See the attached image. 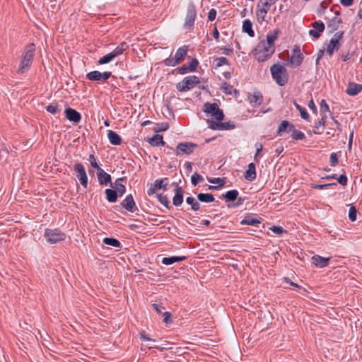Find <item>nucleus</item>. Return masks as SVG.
I'll list each match as a JSON object with an SVG mask.
<instances>
[{
	"label": "nucleus",
	"mask_w": 362,
	"mask_h": 362,
	"mask_svg": "<svg viewBox=\"0 0 362 362\" xmlns=\"http://www.w3.org/2000/svg\"><path fill=\"white\" fill-rule=\"evenodd\" d=\"M206 179L209 182L214 185H217L219 187L224 186L226 184L227 178L226 177H206Z\"/></svg>",
	"instance_id": "obj_42"
},
{
	"label": "nucleus",
	"mask_w": 362,
	"mask_h": 362,
	"mask_svg": "<svg viewBox=\"0 0 362 362\" xmlns=\"http://www.w3.org/2000/svg\"><path fill=\"white\" fill-rule=\"evenodd\" d=\"M214 62H216V67L229 64L228 59L225 57H217L214 59Z\"/></svg>",
	"instance_id": "obj_54"
},
{
	"label": "nucleus",
	"mask_w": 362,
	"mask_h": 362,
	"mask_svg": "<svg viewBox=\"0 0 362 362\" xmlns=\"http://www.w3.org/2000/svg\"><path fill=\"white\" fill-rule=\"evenodd\" d=\"M35 51V45L34 43H30L25 47L23 54L22 60L19 65L18 72L23 74L25 70H27L30 67L33 61Z\"/></svg>",
	"instance_id": "obj_2"
},
{
	"label": "nucleus",
	"mask_w": 362,
	"mask_h": 362,
	"mask_svg": "<svg viewBox=\"0 0 362 362\" xmlns=\"http://www.w3.org/2000/svg\"><path fill=\"white\" fill-rule=\"evenodd\" d=\"M197 197L199 202L203 203H211L215 201L214 196L211 193H199Z\"/></svg>",
	"instance_id": "obj_39"
},
{
	"label": "nucleus",
	"mask_w": 362,
	"mask_h": 362,
	"mask_svg": "<svg viewBox=\"0 0 362 362\" xmlns=\"http://www.w3.org/2000/svg\"><path fill=\"white\" fill-rule=\"evenodd\" d=\"M46 110L52 115H56L59 112L57 103H50L46 107Z\"/></svg>",
	"instance_id": "obj_56"
},
{
	"label": "nucleus",
	"mask_w": 362,
	"mask_h": 362,
	"mask_svg": "<svg viewBox=\"0 0 362 362\" xmlns=\"http://www.w3.org/2000/svg\"><path fill=\"white\" fill-rule=\"evenodd\" d=\"M112 76V72L92 71L86 75V78L90 81L105 82Z\"/></svg>",
	"instance_id": "obj_14"
},
{
	"label": "nucleus",
	"mask_w": 362,
	"mask_h": 362,
	"mask_svg": "<svg viewBox=\"0 0 362 362\" xmlns=\"http://www.w3.org/2000/svg\"><path fill=\"white\" fill-rule=\"evenodd\" d=\"M121 206L124 208L126 211L134 213L139 211L137 206L136 205V202L134 199L132 194L127 195L125 199L120 203V205H115L113 206L115 210L119 211L118 208Z\"/></svg>",
	"instance_id": "obj_13"
},
{
	"label": "nucleus",
	"mask_w": 362,
	"mask_h": 362,
	"mask_svg": "<svg viewBox=\"0 0 362 362\" xmlns=\"http://www.w3.org/2000/svg\"><path fill=\"white\" fill-rule=\"evenodd\" d=\"M280 33L281 30L279 28H276L272 33H268L267 35V44L269 45V47H275V41L277 40Z\"/></svg>",
	"instance_id": "obj_36"
},
{
	"label": "nucleus",
	"mask_w": 362,
	"mask_h": 362,
	"mask_svg": "<svg viewBox=\"0 0 362 362\" xmlns=\"http://www.w3.org/2000/svg\"><path fill=\"white\" fill-rule=\"evenodd\" d=\"M362 90V85L354 82H349L346 93L351 96L358 95Z\"/></svg>",
	"instance_id": "obj_28"
},
{
	"label": "nucleus",
	"mask_w": 362,
	"mask_h": 362,
	"mask_svg": "<svg viewBox=\"0 0 362 362\" xmlns=\"http://www.w3.org/2000/svg\"><path fill=\"white\" fill-rule=\"evenodd\" d=\"M242 30L247 33L250 37H255V31L252 29V23L250 19H245L243 22Z\"/></svg>",
	"instance_id": "obj_38"
},
{
	"label": "nucleus",
	"mask_w": 362,
	"mask_h": 362,
	"mask_svg": "<svg viewBox=\"0 0 362 362\" xmlns=\"http://www.w3.org/2000/svg\"><path fill=\"white\" fill-rule=\"evenodd\" d=\"M272 78L279 86H285L289 79V75L284 66L274 64L270 67Z\"/></svg>",
	"instance_id": "obj_1"
},
{
	"label": "nucleus",
	"mask_w": 362,
	"mask_h": 362,
	"mask_svg": "<svg viewBox=\"0 0 362 362\" xmlns=\"http://www.w3.org/2000/svg\"><path fill=\"white\" fill-rule=\"evenodd\" d=\"M64 116L66 119L74 124L79 123L82 118L81 114L78 111L70 107L65 109Z\"/></svg>",
	"instance_id": "obj_17"
},
{
	"label": "nucleus",
	"mask_w": 362,
	"mask_h": 362,
	"mask_svg": "<svg viewBox=\"0 0 362 362\" xmlns=\"http://www.w3.org/2000/svg\"><path fill=\"white\" fill-rule=\"evenodd\" d=\"M74 171L81 185L84 188H87L88 178L83 165L81 163H76L74 165Z\"/></svg>",
	"instance_id": "obj_12"
},
{
	"label": "nucleus",
	"mask_w": 362,
	"mask_h": 362,
	"mask_svg": "<svg viewBox=\"0 0 362 362\" xmlns=\"http://www.w3.org/2000/svg\"><path fill=\"white\" fill-rule=\"evenodd\" d=\"M256 176V165L254 163H250L248 164L247 169L244 173V177L248 181H253L255 180Z\"/></svg>",
	"instance_id": "obj_29"
},
{
	"label": "nucleus",
	"mask_w": 362,
	"mask_h": 362,
	"mask_svg": "<svg viewBox=\"0 0 362 362\" xmlns=\"http://www.w3.org/2000/svg\"><path fill=\"white\" fill-rule=\"evenodd\" d=\"M199 62L197 58H192L189 62L183 64L182 66L177 67V71L180 74H186L189 72L197 71V67L199 66Z\"/></svg>",
	"instance_id": "obj_15"
},
{
	"label": "nucleus",
	"mask_w": 362,
	"mask_h": 362,
	"mask_svg": "<svg viewBox=\"0 0 362 362\" xmlns=\"http://www.w3.org/2000/svg\"><path fill=\"white\" fill-rule=\"evenodd\" d=\"M157 198L160 204H162L168 209H170V202L167 195H163L162 194H158Z\"/></svg>",
	"instance_id": "obj_49"
},
{
	"label": "nucleus",
	"mask_w": 362,
	"mask_h": 362,
	"mask_svg": "<svg viewBox=\"0 0 362 362\" xmlns=\"http://www.w3.org/2000/svg\"><path fill=\"white\" fill-rule=\"evenodd\" d=\"M187 257L186 256H171L168 257H163L161 262L164 265H171L175 262L186 260Z\"/></svg>",
	"instance_id": "obj_34"
},
{
	"label": "nucleus",
	"mask_w": 362,
	"mask_h": 362,
	"mask_svg": "<svg viewBox=\"0 0 362 362\" xmlns=\"http://www.w3.org/2000/svg\"><path fill=\"white\" fill-rule=\"evenodd\" d=\"M88 161L90 162L91 166L95 169H100V164L96 161V158L95 157L94 154H90L88 157Z\"/></svg>",
	"instance_id": "obj_62"
},
{
	"label": "nucleus",
	"mask_w": 362,
	"mask_h": 362,
	"mask_svg": "<svg viewBox=\"0 0 362 362\" xmlns=\"http://www.w3.org/2000/svg\"><path fill=\"white\" fill-rule=\"evenodd\" d=\"M162 315L163 316V323L168 325L173 322V314L171 313L165 311Z\"/></svg>",
	"instance_id": "obj_59"
},
{
	"label": "nucleus",
	"mask_w": 362,
	"mask_h": 362,
	"mask_svg": "<svg viewBox=\"0 0 362 362\" xmlns=\"http://www.w3.org/2000/svg\"><path fill=\"white\" fill-rule=\"evenodd\" d=\"M331 1H332L331 0L329 1H323L320 4V6L317 10V13L319 16H321L325 14V10L328 7V6Z\"/></svg>",
	"instance_id": "obj_48"
},
{
	"label": "nucleus",
	"mask_w": 362,
	"mask_h": 362,
	"mask_svg": "<svg viewBox=\"0 0 362 362\" xmlns=\"http://www.w3.org/2000/svg\"><path fill=\"white\" fill-rule=\"evenodd\" d=\"M349 218L351 222L356 221L358 210L354 204H349Z\"/></svg>",
	"instance_id": "obj_47"
},
{
	"label": "nucleus",
	"mask_w": 362,
	"mask_h": 362,
	"mask_svg": "<svg viewBox=\"0 0 362 362\" xmlns=\"http://www.w3.org/2000/svg\"><path fill=\"white\" fill-rule=\"evenodd\" d=\"M206 123L212 130H231L235 128V124L232 121L223 122L222 121L215 122L214 119H207Z\"/></svg>",
	"instance_id": "obj_11"
},
{
	"label": "nucleus",
	"mask_w": 362,
	"mask_h": 362,
	"mask_svg": "<svg viewBox=\"0 0 362 362\" xmlns=\"http://www.w3.org/2000/svg\"><path fill=\"white\" fill-rule=\"evenodd\" d=\"M255 147H256V153L254 156V160L256 161V162H259L260 158L262 157V149H263V146L262 144L260 143H256L255 144Z\"/></svg>",
	"instance_id": "obj_55"
},
{
	"label": "nucleus",
	"mask_w": 362,
	"mask_h": 362,
	"mask_svg": "<svg viewBox=\"0 0 362 362\" xmlns=\"http://www.w3.org/2000/svg\"><path fill=\"white\" fill-rule=\"evenodd\" d=\"M44 237L49 244H56L66 239V234L59 228H46Z\"/></svg>",
	"instance_id": "obj_5"
},
{
	"label": "nucleus",
	"mask_w": 362,
	"mask_h": 362,
	"mask_svg": "<svg viewBox=\"0 0 362 362\" xmlns=\"http://www.w3.org/2000/svg\"><path fill=\"white\" fill-rule=\"evenodd\" d=\"M320 110L321 115H326L327 112H330L329 107L324 99H322L320 103Z\"/></svg>",
	"instance_id": "obj_51"
},
{
	"label": "nucleus",
	"mask_w": 362,
	"mask_h": 362,
	"mask_svg": "<svg viewBox=\"0 0 362 362\" xmlns=\"http://www.w3.org/2000/svg\"><path fill=\"white\" fill-rule=\"evenodd\" d=\"M175 195L173 198V204L175 206H180L183 203L184 190L182 187L174 189Z\"/></svg>",
	"instance_id": "obj_25"
},
{
	"label": "nucleus",
	"mask_w": 362,
	"mask_h": 362,
	"mask_svg": "<svg viewBox=\"0 0 362 362\" xmlns=\"http://www.w3.org/2000/svg\"><path fill=\"white\" fill-rule=\"evenodd\" d=\"M114 59H115V57H113L112 53L110 52V53L104 55L103 57H100V59L98 60V63L99 64H108L110 62H112Z\"/></svg>",
	"instance_id": "obj_50"
},
{
	"label": "nucleus",
	"mask_w": 362,
	"mask_h": 362,
	"mask_svg": "<svg viewBox=\"0 0 362 362\" xmlns=\"http://www.w3.org/2000/svg\"><path fill=\"white\" fill-rule=\"evenodd\" d=\"M9 154V149L4 144L0 148V158L6 160Z\"/></svg>",
	"instance_id": "obj_63"
},
{
	"label": "nucleus",
	"mask_w": 362,
	"mask_h": 362,
	"mask_svg": "<svg viewBox=\"0 0 362 362\" xmlns=\"http://www.w3.org/2000/svg\"><path fill=\"white\" fill-rule=\"evenodd\" d=\"M220 198L228 203L227 204L228 208L238 207L244 203L246 199L245 197H239V192L237 189L228 190L221 194Z\"/></svg>",
	"instance_id": "obj_3"
},
{
	"label": "nucleus",
	"mask_w": 362,
	"mask_h": 362,
	"mask_svg": "<svg viewBox=\"0 0 362 362\" xmlns=\"http://www.w3.org/2000/svg\"><path fill=\"white\" fill-rule=\"evenodd\" d=\"M221 89L227 95H232L233 86L228 83L227 82H223L221 84Z\"/></svg>",
	"instance_id": "obj_58"
},
{
	"label": "nucleus",
	"mask_w": 362,
	"mask_h": 362,
	"mask_svg": "<svg viewBox=\"0 0 362 362\" xmlns=\"http://www.w3.org/2000/svg\"><path fill=\"white\" fill-rule=\"evenodd\" d=\"M247 98L253 107H259L263 103V95L259 91H255L253 94L248 93Z\"/></svg>",
	"instance_id": "obj_21"
},
{
	"label": "nucleus",
	"mask_w": 362,
	"mask_h": 362,
	"mask_svg": "<svg viewBox=\"0 0 362 362\" xmlns=\"http://www.w3.org/2000/svg\"><path fill=\"white\" fill-rule=\"evenodd\" d=\"M97 177L98 180V182L100 185H105L107 186L108 185H110V187L112 188H114L113 183L112 182V177L111 175L106 172L101 168L100 169H97Z\"/></svg>",
	"instance_id": "obj_18"
},
{
	"label": "nucleus",
	"mask_w": 362,
	"mask_h": 362,
	"mask_svg": "<svg viewBox=\"0 0 362 362\" xmlns=\"http://www.w3.org/2000/svg\"><path fill=\"white\" fill-rule=\"evenodd\" d=\"M129 48V45L126 42H121L116 48L111 52L113 57L115 58L123 54L124 51Z\"/></svg>",
	"instance_id": "obj_40"
},
{
	"label": "nucleus",
	"mask_w": 362,
	"mask_h": 362,
	"mask_svg": "<svg viewBox=\"0 0 362 362\" xmlns=\"http://www.w3.org/2000/svg\"><path fill=\"white\" fill-rule=\"evenodd\" d=\"M270 8H267L264 6V4H261L259 1H258L256 8V17L258 23L262 24L263 21H265V17L268 13Z\"/></svg>",
	"instance_id": "obj_22"
},
{
	"label": "nucleus",
	"mask_w": 362,
	"mask_h": 362,
	"mask_svg": "<svg viewBox=\"0 0 362 362\" xmlns=\"http://www.w3.org/2000/svg\"><path fill=\"white\" fill-rule=\"evenodd\" d=\"M326 119L327 115H322V117L315 122L314 127L316 129H318L321 126H322L324 129L326 124Z\"/></svg>",
	"instance_id": "obj_61"
},
{
	"label": "nucleus",
	"mask_w": 362,
	"mask_h": 362,
	"mask_svg": "<svg viewBox=\"0 0 362 362\" xmlns=\"http://www.w3.org/2000/svg\"><path fill=\"white\" fill-rule=\"evenodd\" d=\"M262 221V218H257L256 214H247L245 218L240 221V225H249L259 228Z\"/></svg>",
	"instance_id": "obj_16"
},
{
	"label": "nucleus",
	"mask_w": 362,
	"mask_h": 362,
	"mask_svg": "<svg viewBox=\"0 0 362 362\" xmlns=\"http://www.w3.org/2000/svg\"><path fill=\"white\" fill-rule=\"evenodd\" d=\"M202 110L207 115H210L214 119H215V122H220L224 119L225 115L223 111L219 108L217 103L206 102L204 104Z\"/></svg>",
	"instance_id": "obj_4"
},
{
	"label": "nucleus",
	"mask_w": 362,
	"mask_h": 362,
	"mask_svg": "<svg viewBox=\"0 0 362 362\" xmlns=\"http://www.w3.org/2000/svg\"><path fill=\"white\" fill-rule=\"evenodd\" d=\"M339 163L338 156L336 153H332L329 158V164L332 167H335Z\"/></svg>",
	"instance_id": "obj_64"
},
{
	"label": "nucleus",
	"mask_w": 362,
	"mask_h": 362,
	"mask_svg": "<svg viewBox=\"0 0 362 362\" xmlns=\"http://www.w3.org/2000/svg\"><path fill=\"white\" fill-rule=\"evenodd\" d=\"M337 186V183L336 182H332V183H326V184H310V187L312 189H327V188H329V187H336Z\"/></svg>",
	"instance_id": "obj_44"
},
{
	"label": "nucleus",
	"mask_w": 362,
	"mask_h": 362,
	"mask_svg": "<svg viewBox=\"0 0 362 362\" xmlns=\"http://www.w3.org/2000/svg\"><path fill=\"white\" fill-rule=\"evenodd\" d=\"M170 124L168 122L158 123L156 127L153 128L154 132L158 134V132L166 131L169 129Z\"/></svg>",
	"instance_id": "obj_46"
},
{
	"label": "nucleus",
	"mask_w": 362,
	"mask_h": 362,
	"mask_svg": "<svg viewBox=\"0 0 362 362\" xmlns=\"http://www.w3.org/2000/svg\"><path fill=\"white\" fill-rule=\"evenodd\" d=\"M163 63L165 66H175L180 64L178 62H176L175 57H169L166 58L165 59L163 60Z\"/></svg>",
	"instance_id": "obj_57"
},
{
	"label": "nucleus",
	"mask_w": 362,
	"mask_h": 362,
	"mask_svg": "<svg viewBox=\"0 0 362 362\" xmlns=\"http://www.w3.org/2000/svg\"><path fill=\"white\" fill-rule=\"evenodd\" d=\"M106 199L110 203H116L117 202L119 195L114 188H107L105 190Z\"/></svg>",
	"instance_id": "obj_35"
},
{
	"label": "nucleus",
	"mask_w": 362,
	"mask_h": 362,
	"mask_svg": "<svg viewBox=\"0 0 362 362\" xmlns=\"http://www.w3.org/2000/svg\"><path fill=\"white\" fill-rule=\"evenodd\" d=\"M189 49L188 45H183L179 47L175 54V58L176 62H178L179 64L182 62L187 57V51Z\"/></svg>",
	"instance_id": "obj_27"
},
{
	"label": "nucleus",
	"mask_w": 362,
	"mask_h": 362,
	"mask_svg": "<svg viewBox=\"0 0 362 362\" xmlns=\"http://www.w3.org/2000/svg\"><path fill=\"white\" fill-rule=\"evenodd\" d=\"M330 259V257H323L319 255H315L312 257V263L317 267L324 268L328 266Z\"/></svg>",
	"instance_id": "obj_23"
},
{
	"label": "nucleus",
	"mask_w": 362,
	"mask_h": 362,
	"mask_svg": "<svg viewBox=\"0 0 362 362\" xmlns=\"http://www.w3.org/2000/svg\"><path fill=\"white\" fill-rule=\"evenodd\" d=\"M252 54L255 59L259 63L266 62L271 58L270 54H266L264 52H262L259 48L256 47L252 49Z\"/></svg>",
	"instance_id": "obj_32"
},
{
	"label": "nucleus",
	"mask_w": 362,
	"mask_h": 362,
	"mask_svg": "<svg viewBox=\"0 0 362 362\" xmlns=\"http://www.w3.org/2000/svg\"><path fill=\"white\" fill-rule=\"evenodd\" d=\"M114 189L119 197H122L126 192V186L123 184L114 185Z\"/></svg>",
	"instance_id": "obj_60"
},
{
	"label": "nucleus",
	"mask_w": 362,
	"mask_h": 362,
	"mask_svg": "<svg viewBox=\"0 0 362 362\" xmlns=\"http://www.w3.org/2000/svg\"><path fill=\"white\" fill-rule=\"evenodd\" d=\"M107 138L112 145L119 146L122 144V137L115 131L108 130Z\"/></svg>",
	"instance_id": "obj_33"
},
{
	"label": "nucleus",
	"mask_w": 362,
	"mask_h": 362,
	"mask_svg": "<svg viewBox=\"0 0 362 362\" xmlns=\"http://www.w3.org/2000/svg\"><path fill=\"white\" fill-rule=\"evenodd\" d=\"M311 26L313 29L309 30L308 33L315 39H318L321 36V33L325 30V25L321 21L312 23Z\"/></svg>",
	"instance_id": "obj_19"
},
{
	"label": "nucleus",
	"mask_w": 362,
	"mask_h": 362,
	"mask_svg": "<svg viewBox=\"0 0 362 362\" xmlns=\"http://www.w3.org/2000/svg\"><path fill=\"white\" fill-rule=\"evenodd\" d=\"M344 32L342 30L338 31L334 33V36L331 38L329 45L326 49L327 54L332 57L334 52L339 49L341 47V40L344 37Z\"/></svg>",
	"instance_id": "obj_7"
},
{
	"label": "nucleus",
	"mask_w": 362,
	"mask_h": 362,
	"mask_svg": "<svg viewBox=\"0 0 362 362\" xmlns=\"http://www.w3.org/2000/svg\"><path fill=\"white\" fill-rule=\"evenodd\" d=\"M197 146L198 145L197 144L189 141L180 142L175 148V153L177 156L184 154L190 155L194 151Z\"/></svg>",
	"instance_id": "obj_9"
},
{
	"label": "nucleus",
	"mask_w": 362,
	"mask_h": 362,
	"mask_svg": "<svg viewBox=\"0 0 362 362\" xmlns=\"http://www.w3.org/2000/svg\"><path fill=\"white\" fill-rule=\"evenodd\" d=\"M304 55L300 51L299 45H295L291 52V55L288 58L287 62L284 63V66L291 65L298 67L301 65L304 60Z\"/></svg>",
	"instance_id": "obj_8"
},
{
	"label": "nucleus",
	"mask_w": 362,
	"mask_h": 362,
	"mask_svg": "<svg viewBox=\"0 0 362 362\" xmlns=\"http://www.w3.org/2000/svg\"><path fill=\"white\" fill-rule=\"evenodd\" d=\"M103 243L105 245L112 246L114 247H121V243L117 238L112 237H106L103 239Z\"/></svg>",
	"instance_id": "obj_41"
},
{
	"label": "nucleus",
	"mask_w": 362,
	"mask_h": 362,
	"mask_svg": "<svg viewBox=\"0 0 362 362\" xmlns=\"http://www.w3.org/2000/svg\"><path fill=\"white\" fill-rule=\"evenodd\" d=\"M164 181H168V178L164 177L162 179L156 180L150 188L147 190L148 195H153L156 193V190L161 189V187H163V182H164Z\"/></svg>",
	"instance_id": "obj_30"
},
{
	"label": "nucleus",
	"mask_w": 362,
	"mask_h": 362,
	"mask_svg": "<svg viewBox=\"0 0 362 362\" xmlns=\"http://www.w3.org/2000/svg\"><path fill=\"white\" fill-rule=\"evenodd\" d=\"M342 23L340 17L334 16L327 21V29L329 33H333L338 30L339 25Z\"/></svg>",
	"instance_id": "obj_26"
},
{
	"label": "nucleus",
	"mask_w": 362,
	"mask_h": 362,
	"mask_svg": "<svg viewBox=\"0 0 362 362\" xmlns=\"http://www.w3.org/2000/svg\"><path fill=\"white\" fill-rule=\"evenodd\" d=\"M255 47L259 48V49L264 52L266 54H270V57H272L275 52V47H269L268 45L266 46V42L264 40H261Z\"/></svg>",
	"instance_id": "obj_37"
},
{
	"label": "nucleus",
	"mask_w": 362,
	"mask_h": 362,
	"mask_svg": "<svg viewBox=\"0 0 362 362\" xmlns=\"http://www.w3.org/2000/svg\"><path fill=\"white\" fill-rule=\"evenodd\" d=\"M200 83L198 76L195 75L188 76L183 80L176 84V88L179 92H187L192 89L194 86Z\"/></svg>",
	"instance_id": "obj_6"
},
{
	"label": "nucleus",
	"mask_w": 362,
	"mask_h": 362,
	"mask_svg": "<svg viewBox=\"0 0 362 362\" xmlns=\"http://www.w3.org/2000/svg\"><path fill=\"white\" fill-rule=\"evenodd\" d=\"M186 202L191 206L192 211H197L200 209V204L193 197H187L186 198Z\"/></svg>",
	"instance_id": "obj_43"
},
{
	"label": "nucleus",
	"mask_w": 362,
	"mask_h": 362,
	"mask_svg": "<svg viewBox=\"0 0 362 362\" xmlns=\"http://www.w3.org/2000/svg\"><path fill=\"white\" fill-rule=\"evenodd\" d=\"M269 230L274 233L281 235L284 233H288V231L280 226H272Z\"/></svg>",
	"instance_id": "obj_53"
},
{
	"label": "nucleus",
	"mask_w": 362,
	"mask_h": 362,
	"mask_svg": "<svg viewBox=\"0 0 362 362\" xmlns=\"http://www.w3.org/2000/svg\"><path fill=\"white\" fill-rule=\"evenodd\" d=\"M342 171L344 172V173L341 174L339 176L337 174H332L330 175H327L322 178L325 179V180L334 179V180H337L338 181V182L340 185H341L342 186H346L347 183H348V178H347L346 175H345L344 170H342Z\"/></svg>",
	"instance_id": "obj_31"
},
{
	"label": "nucleus",
	"mask_w": 362,
	"mask_h": 362,
	"mask_svg": "<svg viewBox=\"0 0 362 362\" xmlns=\"http://www.w3.org/2000/svg\"><path fill=\"white\" fill-rule=\"evenodd\" d=\"M291 138L295 141L304 140L305 139V135L303 132L296 129L294 127V130H292L291 132Z\"/></svg>",
	"instance_id": "obj_45"
},
{
	"label": "nucleus",
	"mask_w": 362,
	"mask_h": 362,
	"mask_svg": "<svg viewBox=\"0 0 362 362\" xmlns=\"http://www.w3.org/2000/svg\"><path fill=\"white\" fill-rule=\"evenodd\" d=\"M146 141L148 142V144L151 146H167V144L165 141H163V136L161 134H156L152 137L149 138L148 137Z\"/></svg>",
	"instance_id": "obj_24"
},
{
	"label": "nucleus",
	"mask_w": 362,
	"mask_h": 362,
	"mask_svg": "<svg viewBox=\"0 0 362 362\" xmlns=\"http://www.w3.org/2000/svg\"><path fill=\"white\" fill-rule=\"evenodd\" d=\"M204 180L203 177L198 173H194L191 176V183L193 186H197L199 182Z\"/></svg>",
	"instance_id": "obj_52"
},
{
	"label": "nucleus",
	"mask_w": 362,
	"mask_h": 362,
	"mask_svg": "<svg viewBox=\"0 0 362 362\" xmlns=\"http://www.w3.org/2000/svg\"><path fill=\"white\" fill-rule=\"evenodd\" d=\"M197 16V11L195 4L190 2L187 6V14L184 23V28L191 30L194 28L195 18Z\"/></svg>",
	"instance_id": "obj_10"
},
{
	"label": "nucleus",
	"mask_w": 362,
	"mask_h": 362,
	"mask_svg": "<svg viewBox=\"0 0 362 362\" xmlns=\"http://www.w3.org/2000/svg\"><path fill=\"white\" fill-rule=\"evenodd\" d=\"M292 130H294V124L288 120H282L278 127L276 135L282 136L284 133L292 132Z\"/></svg>",
	"instance_id": "obj_20"
}]
</instances>
